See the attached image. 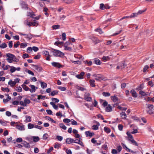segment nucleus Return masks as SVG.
Returning <instances> with one entry per match:
<instances>
[{
	"label": "nucleus",
	"mask_w": 154,
	"mask_h": 154,
	"mask_svg": "<svg viewBox=\"0 0 154 154\" xmlns=\"http://www.w3.org/2000/svg\"><path fill=\"white\" fill-rule=\"evenodd\" d=\"M54 51H53V55L56 57H62L64 55V53L61 52L59 50L55 49H53Z\"/></svg>",
	"instance_id": "f257e3e1"
},
{
	"label": "nucleus",
	"mask_w": 154,
	"mask_h": 154,
	"mask_svg": "<svg viewBox=\"0 0 154 154\" xmlns=\"http://www.w3.org/2000/svg\"><path fill=\"white\" fill-rule=\"evenodd\" d=\"M30 100L28 99L25 98L24 101H21L19 103L20 105L23 106H26L27 104H29L30 103Z\"/></svg>",
	"instance_id": "f03ea898"
},
{
	"label": "nucleus",
	"mask_w": 154,
	"mask_h": 154,
	"mask_svg": "<svg viewBox=\"0 0 154 154\" xmlns=\"http://www.w3.org/2000/svg\"><path fill=\"white\" fill-rule=\"evenodd\" d=\"M90 94L88 93H86L84 95L85 100L87 101H91L92 100V98L90 97Z\"/></svg>",
	"instance_id": "7ed1b4c3"
},
{
	"label": "nucleus",
	"mask_w": 154,
	"mask_h": 154,
	"mask_svg": "<svg viewBox=\"0 0 154 154\" xmlns=\"http://www.w3.org/2000/svg\"><path fill=\"white\" fill-rule=\"evenodd\" d=\"M94 76L95 77V79L96 80L101 81L103 80V76L101 74H95Z\"/></svg>",
	"instance_id": "20e7f679"
},
{
	"label": "nucleus",
	"mask_w": 154,
	"mask_h": 154,
	"mask_svg": "<svg viewBox=\"0 0 154 154\" xmlns=\"http://www.w3.org/2000/svg\"><path fill=\"white\" fill-rule=\"evenodd\" d=\"M10 71L12 73L14 72L16 70L19 71L20 70V67L16 68L14 66H10Z\"/></svg>",
	"instance_id": "39448f33"
},
{
	"label": "nucleus",
	"mask_w": 154,
	"mask_h": 154,
	"mask_svg": "<svg viewBox=\"0 0 154 154\" xmlns=\"http://www.w3.org/2000/svg\"><path fill=\"white\" fill-rule=\"evenodd\" d=\"M51 64L53 66L56 67L60 68L62 67V65L59 63L53 62L51 63Z\"/></svg>",
	"instance_id": "423d86ee"
},
{
	"label": "nucleus",
	"mask_w": 154,
	"mask_h": 154,
	"mask_svg": "<svg viewBox=\"0 0 154 154\" xmlns=\"http://www.w3.org/2000/svg\"><path fill=\"white\" fill-rule=\"evenodd\" d=\"M66 142L67 143L71 144L74 142L75 143V140L72 138H68L66 139Z\"/></svg>",
	"instance_id": "0eeeda50"
},
{
	"label": "nucleus",
	"mask_w": 154,
	"mask_h": 154,
	"mask_svg": "<svg viewBox=\"0 0 154 154\" xmlns=\"http://www.w3.org/2000/svg\"><path fill=\"white\" fill-rule=\"evenodd\" d=\"M16 128L20 131H24L25 130L24 125H17L16 126Z\"/></svg>",
	"instance_id": "6e6552de"
},
{
	"label": "nucleus",
	"mask_w": 154,
	"mask_h": 154,
	"mask_svg": "<svg viewBox=\"0 0 154 154\" xmlns=\"http://www.w3.org/2000/svg\"><path fill=\"white\" fill-rule=\"evenodd\" d=\"M85 75V73L83 72H82L80 74L76 75V77L78 79H83Z\"/></svg>",
	"instance_id": "1a4fd4ad"
},
{
	"label": "nucleus",
	"mask_w": 154,
	"mask_h": 154,
	"mask_svg": "<svg viewBox=\"0 0 154 154\" xmlns=\"http://www.w3.org/2000/svg\"><path fill=\"white\" fill-rule=\"evenodd\" d=\"M130 93L131 94L133 97H137V94L134 90H131L130 91Z\"/></svg>",
	"instance_id": "9d476101"
},
{
	"label": "nucleus",
	"mask_w": 154,
	"mask_h": 154,
	"mask_svg": "<svg viewBox=\"0 0 154 154\" xmlns=\"http://www.w3.org/2000/svg\"><path fill=\"white\" fill-rule=\"evenodd\" d=\"M85 134L86 137L89 136L90 137H92L94 134L93 133L91 132L90 131H85Z\"/></svg>",
	"instance_id": "9b49d317"
},
{
	"label": "nucleus",
	"mask_w": 154,
	"mask_h": 154,
	"mask_svg": "<svg viewBox=\"0 0 154 154\" xmlns=\"http://www.w3.org/2000/svg\"><path fill=\"white\" fill-rule=\"evenodd\" d=\"M29 86L31 88V89H29V90L31 93L34 92L35 91L36 88L35 87L34 85H30Z\"/></svg>",
	"instance_id": "f8f14e48"
},
{
	"label": "nucleus",
	"mask_w": 154,
	"mask_h": 154,
	"mask_svg": "<svg viewBox=\"0 0 154 154\" xmlns=\"http://www.w3.org/2000/svg\"><path fill=\"white\" fill-rule=\"evenodd\" d=\"M20 4L22 8L25 9H27L28 8V5L24 2L21 1Z\"/></svg>",
	"instance_id": "ddd939ff"
},
{
	"label": "nucleus",
	"mask_w": 154,
	"mask_h": 154,
	"mask_svg": "<svg viewBox=\"0 0 154 154\" xmlns=\"http://www.w3.org/2000/svg\"><path fill=\"white\" fill-rule=\"evenodd\" d=\"M18 34L21 35H24L25 36V37L27 38H29V39H30L32 37L30 36V35H31L30 34H23L22 33V32H19L18 33Z\"/></svg>",
	"instance_id": "4468645a"
},
{
	"label": "nucleus",
	"mask_w": 154,
	"mask_h": 154,
	"mask_svg": "<svg viewBox=\"0 0 154 154\" xmlns=\"http://www.w3.org/2000/svg\"><path fill=\"white\" fill-rule=\"evenodd\" d=\"M126 66L124 63H122L120 64V65L118 66L117 67V68L118 69H122L124 68Z\"/></svg>",
	"instance_id": "2eb2a0df"
},
{
	"label": "nucleus",
	"mask_w": 154,
	"mask_h": 154,
	"mask_svg": "<svg viewBox=\"0 0 154 154\" xmlns=\"http://www.w3.org/2000/svg\"><path fill=\"white\" fill-rule=\"evenodd\" d=\"M126 134L128 136V140L129 141H131V140L134 139L133 136L129 132H127Z\"/></svg>",
	"instance_id": "dca6fc26"
},
{
	"label": "nucleus",
	"mask_w": 154,
	"mask_h": 154,
	"mask_svg": "<svg viewBox=\"0 0 154 154\" xmlns=\"http://www.w3.org/2000/svg\"><path fill=\"white\" fill-rule=\"evenodd\" d=\"M6 56L8 58H10V59L13 60V57H14V55L11 53H8L6 54Z\"/></svg>",
	"instance_id": "f3484780"
},
{
	"label": "nucleus",
	"mask_w": 154,
	"mask_h": 154,
	"mask_svg": "<svg viewBox=\"0 0 154 154\" xmlns=\"http://www.w3.org/2000/svg\"><path fill=\"white\" fill-rule=\"evenodd\" d=\"M112 110V107L109 104L108 105L106 108V110L107 112H110Z\"/></svg>",
	"instance_id": "a211bd4d"
},
{
	"label": "nucleus",
	"mask_w": 154,
	"mask_h": 154,
	"mask_svg": "<svg viewBox=\"0 0 154 154\" xmlns=\"http://www.w3.org/2000/svg\"><path fill=\"white\" fill-rule=\"evenodd\" d=\"M75 143H77L78 144H79L81 146H83V142L81 141L80 140H78V139H76L75 140Z\"/></svg>",
	"instance_id": "6ab92c4d"
},
{
	"label": "nucleus",
	"mask_w": 154,
	"mask_h": 154,
	"mask_svg": "<svg viewBox=\"0 0 154 154\" xmlns=\"http://www.w3.org/2000/svg\"><path fill=\"white\" fill-rule=\"evenodd\" d=\"M120 115H121V116L122 117V119H126L127 116L125 112H122L120 113Z\"/></svg>",
	"instance_id": "aec40b11"
},
{
	"label": "nucleus",
	"mask_w": 154,
	"mask_h": 154,
	"mask_svg": "<svg viewBox=\"0 0 154 154\" xmlns=\"http://www.w3.org/2000/svg\"><path fill=\"white\" fill-rule=\"evenodd\" d=\"M111 98L112 101L114 102H116L118 100V98L115 96H111Z\"/></svg>",
	"instance_id": "412c9836"
},
{
	"label": "nucleus",
	"mask_w": 154,
	"mask_h": 154,
	"mask_svg": "<svg viewBox=\"0 0 154 154\" xmlns=\"http://www.w3.org/2000/svg\"><path fill=\"white\" fill-rule=\"evenodd\" d=\"M33 66L34 69L38 71H41L42 70V68L38 66L33 65Z\"/></svg>",
	"instance_id": "4be33fe9"
},
{
	"label": "nucleus",
	"mask_w": 154,
	"mask_h": 154,
	"mask_svg": "<svg viewBox=\"0 0 154 154\" xmlns=\"http://www.w3.org/2000/svg\"><path fill=\"white\" fill-rule=\"evenodd\" d=\"M8 84L9 85H10L11 87H13L16 85V82H14V81H13L12 80H10L8 82Z\"/></svg>",
	"instance_id": "5701e85b"
},
{
	"label": "nucleus",
	"mask_w": 154,
	"mask_h": 154,
	"mask_svg": "<svg viewBox=\"0 0 154 154\" xmlns=\"http://www.w3.org/2000/svg\"><path fill=\"white\" fill-rule=\"evenodd\" d=\"M22 144L26 148H29L30 147V146L29 143L26 141H24L22 143Z\"/></svg>",
	"instance_id": "b1692460"
},
{
	"label": "nucleus",
	"mask_w": 154,
	"mask_h": 154,
	"mask_svg": "<svg viewBox=\"0 0 154 154\" xmlns=\"http://www.w3.org/2000/svg\"><path fill=\"white\" fill-rule=\"evenodd\" d=\"M94 63L97 65H100L101 63L100 61L97 58H95L94 59Z\"/></svg>",
	"instance_id": "393cba45"
},
{
	"label": "nucleus",
	"mask_w": 154,
	"mask_h": 154,
	"mask_svg": "<svg viewBox=\"0 0 154 154\" xmlns=\"http://www.w3.org/2000/svg\"><path fill=\"white\" fill-rule=\"evenodd\" d=\"M143 84H141L140 86L137 87L136 88V90L138 91L141 90L143 89Z\"/></svg>",
	"instance_id": "a878e982"
},
{
	"label": "nucleus",
	"mask_w": 154,
	"mask_h": 154,
	"mask_svg": "<svg viewBox=\"0 0 154 154\" xmlns=\"http://www.w3.org/2000/svg\"><path fill=\"white\" fill-rule=\"evenodd\" d=\"M89 82L91 86L92 87H95V85L94 84L95 81L94 80L91 79L90 80Z\"/></svg>",
	"instance_id": "bb28decb"
},
{
	"label": "nucleus",
	"mask_w": 154,
	"mask_h": 154,
	"mask_svg": "<svg viewBox=\"0 0 154 154\" xmlns=\"http://www.w3.org/2000/svg\"><path fill=\"white\" fill-rule=\"evenodd\" d=\"M50 104L52 105L54 109L56 110H57L58 109V106L56 105L53 102H51Z\"/></svg>",
	"instance_id": "cd10ccee"
},
{
	"label": "nucleus",
	"mask_w": 154,
	"mask_h": 154,
	"mask_svg": "<svg viewBox=\"0 0 154 154\" xmlns=\"http://www.w3.org/2000/svg\"><path fill=\"white\" fill-rule=\"evenodd\" d=\"M84 63L85 64H87L88 66H91L92 64V62L91 61H88L86 60L84 61Z\"/></svg>",
	"instance_id": "c85d7f7f"
},
{
	"label": "nucleus",
	"mask_w": 154,
	"mask_h": 154,
	"mask_svg": "<svg viewBox=\"0 0 154 154\" xmlns=\"http://www.w3.org/2000/svg\"><path fill=\"white\" fill-rule=\"evenodd\" d=\"M146 105L147 106L149 110H152L154 107L153 105L151 104H146Z\"/></svg>",
	"instance_id": "c756f323"
},
{
	"label": "nucleus",
	"mask_w": 154,
	"mask_h": 154,
	"mask_svg": "<svg viewBox=\"0 0 154 154\" xmlns=\"http://www.w3.org/2000/svg\"><path fill=\"white\" fill-rule=\"evenodd\" d=\"M22 87L24 90L25 91H28L29 90V88L26 85L23 84L22 85Z\"/></svg>",
	"instance_id": "7c9ffc66"
},
{
	"label": "nucleus",
	"mask_w": 154,
	"mask_h": 154,
	"mask_svg": "<svg viewBox=\"0 0 154 154\" xmlns=\"http://www.w3.org/2000/svg\"><path fill=\"white\" fill-rule=\"evenodd\" d=\"M28 129H31L34 128L35 125L31 123H29L28 125Z\"/></svg>",
	"instance_id": "2f4dec72"
},
{
	"label": "nucleus",
	"mask_w": 154,
	"mask_h": 154,
	"mask_svg": "<svg viewBox=\"0 0 154 154\" xmlns=\"http://www.w3.org/2000/svg\"><path fill=\"white\" fill-rule=\"evenodd\" d=\"M60 127L64 130H66V127L63 123H61L59 124Z\"/></svg>",
	"instance_id": "473e14b6"
},
{
	"label": "nucleus",
	"mask_w": 154,
	"mask_h": 154,
	"mask_svg": "<svg viewBox=\"0 0 154 154\" xmlns=\"http://www.w3.org/2000/svg\"><path fill=\"white\" fill-rule=\"evenodd\" d=\"M58 93V91L57 90H55L51 92L50 95L52 96H54L55 95H57Z\"/></svg>",
	"instance_id": "72a5a7b5"
},
{
	"label": "nucleus",
	"mask_w": 154,
	"mask_h": 154,
	"mask_svg": "<svg viewBox=\"0 0 154 154\" xmlns=\"http://www.w3.org/2000/svg\"><path fill=\"white\" fill-rule=\"evenodd\" d=\"M1 90L4 92H9L10 91V90L7 88H2Z\"/></svg>",
	"instance_id": "f704fd0d"
},
{
	"label": "nucleus",
	"mask_w": 154,
	"mask_h": 154,
	"mask_svg": "<svg viewBox=\"0 0 154 154\" xmlns=\"http://www.w3.org/2000/svg\"><path fill=\"white\" fill-rule=\"evenodd\" d=\"M61 145L58 143H56L54 144V147L55 148L58 149L61 146Z\"/></svg>",
	"instance_id": "c9c22d12"
},
{
	"label": "nucleus",
	"mask_w": 154,
	"mask_h": 154,
	"mask_svg": "<svg viewBox=\"0 0 154 154\" xmlns=\"http://www.w3.org/2000/svg\"><path fill=\"white\" fill-rule=\"evenodd\" d=\"M74 57L75 58L79 59L81 60H82L83 59L82 56L80 55H75Z\"/></svg>",
	"instance_id": "e433bc0d"
},
{
	"label": "nucleus",
	"mask_w": 154,
	"mask_h": 154,
	"mask_svg": "<svg viewBox=\"0 0 154 154\" xmlns=\"http://www.w3.org/2000/svg\"><path fill=\"white\" fill-rule=\"evenodd\" d=\"M63 2L67 4L72 3L74 2L72 0H63Z\"/></svg>",
	"instance_id": "4c0bfd02"
},
{
	"label": "nucleus",
	"mask_w": 154,
	"mask_h": 154,
	"mask_svg": "<svg viewBox=\"0 0 154 154\" xmlns=\"http://www.w3.org/2000/svg\"><path fill=\"white\" fill-rule=\"evenodd\" d=\"M40 83L41 87L42 88H46L47 85L45 83L42 82H41Z\"/></svg>",
	"instance_id": "58836bf2"
},
{
	"label": "nucleus",
	"mask_w": 154,
	"mask_h": 154,
	"mask_svg": "<svg viewBox=\"0 0 154 154\" xmlns=\"http://www.w3.org/2000/svg\"><path fill=\"white\" fill-rule=\"evenodd\" d=\"M26 119L25 120V121L27 122H30L31 121V118L30 116H26Z\"/></svg>",
	"instance_id": "ea45409f"
},
{
	"label": "nucleus",
	"mask_w": 154,
	"mask_h": 154,
	"mask_svg": "<svg viewBox=\"0 0 154 154\" xmlns=\"http://www.w3.org/2000/svg\"><path fill=\"white\" fill-rule=\"evenodd\" d=\"M139 93L140 94L143 96H145L147 95L146 92H145L142 91H140Z\"/></svg>",
	"instance_id": "a19ab883"
},
{
	"label": "nucleus",
	"mask_w": 154,
	"mask_h": 154,
	"mask_svg": "<svg viewBox=\"0 0 154 154\" xmlns=\"http://www.w3.org/2000/svg\"><path fill=\"white\" fill-rule=\"evenodd\" d=\"M16 90L18 92H20L22 91V89L21 87L19 86L16 88Z\"/></svg>",
	"instance_id": "79ce46f5"
},
{
	"label": "nucleus",
	"mask_w": 154,
	"mask_h": 154,
	"mask_svg": "<svg viewBox=\"0 0 154 154\" xmlns=\"http://www.w3.org/2000/svg\"><path fill=\"white\" fill-rule=\"evenodd\" d=\"M104 131L106 132L109 133L110 132V130L107 127H105L104 128Z\"/></svg>",
	"instance_id": "37998d69"
},
{
	"label": "nucleus",
	"mask_w": 154,
	"mask_h": 154,
	"mask_svg": "<svg viewBox=\"0 0 154 154\" xmlns=\"http://www.w3.org/2000/svg\"><path fill=\"white\" fill-rule=\"evenodd\" d=\"M60 27V26L59 25H54L52 26V28L54 29H59Z\"/></svg>",
	"instance_id": "c03bdc74"
},
{
	"label": "nucleus",
	"mask_w": 154,
	"mask_h": 154,
	"mask_svg": "<svg viewBox=\"0 0 154 154\" xmlns=\"http://www.w3.org/2000/svg\"><path fill=\"white\" fill-rule=\"evenodd\" d=\"M7 45L6 44L4 43L0 45V48H6Z\"/></svg>",
	"instance_id": "a18cd8bd"
},
{
	"label": "nucleus",
	"mask_w": 154,
	"mask_h": 154,
	"mask_svg": "<svg viewBox=\"0 0 154 154\" xmlns=\"http://www.w3.org/2000/svg\"><path fill=\"white\" fill-rule=\"evenodd\" d=\"M102 94L105 97H109L110 95V94L109 92H103Z\"/></svg>",
	"instance_id": "49530a36"
},
{
	"label": "nucleus",
	"mask_w": 154,
	"mask_h": 154,
	"mask_svg": "<svg viewBox=\"0 0 154 154\" xmlns=\"http://www.w3.org/2000/svg\"><path fill=\"white\" fill-rule=\"evenodd\" d=\"M27 46V44L25 43H22L20 44V48H24Z\"/></svg>",
	"instance_id": "de8ad7c7"
},
{
	"label": "nucleus",
	"mask_w": 154,
	"mask_h": 154,
	"mask_svg": "<svg viewBox=\"0 0 154 154\" xmlns=\"http://www.w3.org/2000/svg\"><path fill=\"white\" fill-rule=\"evenodd\" d=\"M33 141L35 142H37L39 140V138L38 137L33 136Z\"/></svg>",
	"instance_id": "09e8293b"
},
{
	"label": "nucleus",
	"mask_w": 154,
	"mask_h": 154,
	"mask_svg": "<svg viewBox=\"0 0 154 154\" xmlns=\"http://www.w3.org/2000/svg\"><path fill=\"white\" fill-rule=\"evenodd\" d=\"M132 144L134 145L137 146H138V143L133 139L130 141Z\"/></svg>",
	"instance_id": "8fccbe9b"
},
{
	"label": "nucleus",
	"mask_w": 154,
	"mask_h": 154,
	"mask_svg": "<svg viewBox=\"0 0 154 154\" xmlns=\"http://www.w3.org/2000/svg\"><path fill=\"white\" fill-rule=\"evenodd\" d=\"M57 88L61 91H65L66 90V88L65 87L58 86Z\"/></svg>",
	"instance_id": "3c124183"
},
{
	"label": "nucleus",
	"mask_w": 154,
	"mask_h": 154,
	"mask_svg": "<svg viewBox=\"0 0 154 154\" xmlns=\"http://www.w3.org/2000/svg\"><path fill=\"white\" fill-rule=\"evenodd\" d=\"M45 98V96H42V95H38V98L37 99L38 100L40 99H44Z\"/></svg>",
	"instance_id": "603ef678"
},
{
	"label": "nucleus",
	"mask_w": 154,
	"mask_h": 154,
	"mask_svg": "<svg viewBox=\"0 0 154 154\" xmlns=\"http://www.w3.org/2000/svg\"><path fill=\"white\" fill-rule=\"evenodd\" d=\"M71 124L73 125H77L78 124L77 122L73 119H72L71 120Z\"/></svg>",
	"instance_id": "864d4df0"
},
{
	"label": "nucleus",
	"mask_w": 154,
	"mask_h": 154,
	"mask_svg": "<svg viewBox=\"0 0 154 154\" xmlns=\"http://www.w3.org/2000/svg\"><path fill=\"white\" fill-rule=\"evenodd\" d=\"M7 122L5 121H3L1 120H0V123L3 126H6L7 125Z\"/></svg>",
	"instance_id": "5fc2aeb1"
},
{
	"label": "nucleus",
	"mask_w": 154,
	"mask_h": 154,
	"mask_svg": "<svg viewBox=\"0 0 154 154\" xmlns=\"http://www.w3.org/2000/svg\"><path fill=\"white\" fill-rule=\"evenodd\" d=\"M102 59L103 60L106 61L109 60V57L108 56H103Z\"/></svg>",
	"instance_id": "6e6d98bb"
},
{
	"label": "nucleus",
	"mask_w": 154,
	"mask_h": 154,
	"mask_svg": "<svg viewBox=\"0 0 154 154\" xmlns=\"http://www.w3.org/2000/svg\"><path fill=\"white\" fill-rule=\"evenodd\" d=\"M43 54L45 56H50L49 54V53L48 51H44L43 52Z\"/></svg>",
	"instance_id": "4d7b16f0"
},
{
	"label": "nucleus",
	"mask_w": 154,
	"mask_h": 154,
	"mask_svg": "<svg viewBox=\"0 0 154 154\" xmlns=\"http://www.w3.org/2000/svg\"><path fill=\"white\" fill-rule=\"evenodd\" d=\"M63 43V42H56L54 43V45H62Z\"/></svg>",
	"instance_id": "13d9d810"
},
{
	"label": "nucleus",
	"mask_w": 154,
	"mask_h": 154,
	"mask_svg": "<svg viewBox=\"0 0 154 154\" xmlns=\"http://www.w3.org/2000/svg\"><path fill=\"white\" fill-rule=\"evenodd\" d=\"M25 23L26 25H28L29 26H31V22H30L28 20H26L25 21Z\"/></svg>",
	"instance_id": "bf43d9fd"
},
{
	"label": "nucleus",
	"mask_w": 154,
	"mask_h": 154,
	"mask_svg": "<svg viewBox=\"0 0 154 154\" xmlns=\"http://www.w3.org/2000/svg\"><path fill=\"white\" fill-rule=\"evenodd\" d=\"M71 120L68 119H64L63 120V122L64 123H69L71 122Z\"/></svg>",
	"instance_id": "052dcab7"
},
{
	"label": "nucleus",
	"mask_w": 154,
	"mask_h": 154,
	"mask_svg": "<svg viewBox=\"0 0 154 154\" xmlns=\"http://www.w3.org/2000/svg\"><path fill=\"white\" fill-rule=\"evenodd\" d=\"M48 137L49 136L48 134L47 133H45L44 134L43 136V138L44 140H46L48 138Z\"/></svg>",
	"instance_id": "680f3d73"
},
{
	"label": "nucleus",
	"mask_w": 154,
	"mask_h": 154,
	"mask_svg": "<svg viewBox=\"0 0 154 154\" xmlns=\"http://www.w3.org/2000/svg\"><path fill=\"white\" fill-rule=\"evenodd\" d=\"M105 6L103 4H100V8L101 10L104 9Z\"/></svg>",
	"instance_id": "e2e57ef3"
},
{
	"label": "nucleus",
	"mask_w": 154,
	"mask_h": 154,
	"mask_svg": "<svg viewBox=\"0 0 154 154\" xmlns=\"http://www.w3.org/2000/svg\"><path fill=\"white\" fill-rule=\"evenodd\" d=\"M149 67L148 65L145 66L143 68V72H146V70L148 69Z\"/></svg>",
	"instance_id": "0e129e2a"
},
{
	"label": "nucleus",
	"mask_w": 154,
	"mask_h": 154,
	"mask_svg": "<svg viewBox=\"0 0 154 154\" xmlns=\"http://www.w3.org/2000/svg\"><path fill=\"white\" fill-rule=\"evenodd\" d=\"M20 45V42L18 41L16 43H15L14 44V47L15 48H17Z\"/></svg>",
	"instance_id": "69168bd1"
},
{
	"label": "nucleus",
	"mask_w": 154,
	"mask_h": 154,
	"mask_svg": "<svg viewBox=\"0 0 154 154\" xmlns=\"http://www.w3.org/2000/svg\"><path fill=\"white\" fill-rule=\"evenodd\" d=\"M66 152L67 154H72V152L70 149H66Z\"/></svg>",
	"instance_id": "338daca9"
},
{
	"label": "nucleus",
	"mask_w": 154,
	"mask_h": 154,
	"mask_svg": "<svg viewBox=\"0 0 154 154\" xmlns=\"http://www.w3.org/2000/svg\"><path fill=\"white\" fill-rule=\"evenodd\" d=\"M118 152L117 151L116 149H112L111 151V153L113 154H117Z\"/></svg>",
	"instance_id": "774afa93"
}]
</instances>
